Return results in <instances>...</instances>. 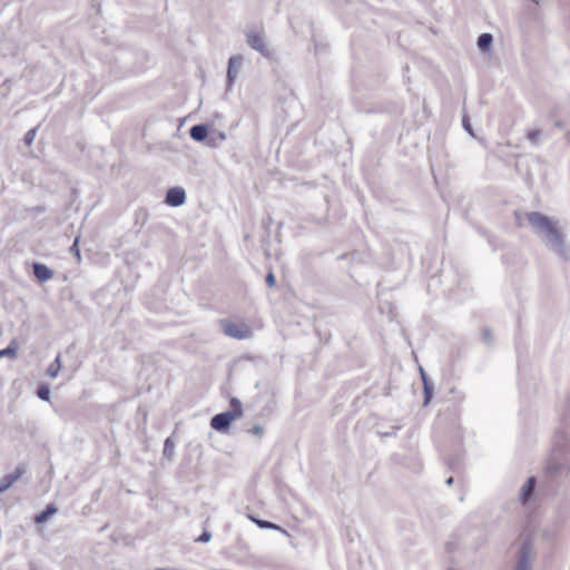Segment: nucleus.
<instances>
[{
  "instance_id": "f257e3e1",
  "label": "nucleus",
  "mask_w": 570,
  "mask_h": 570,
  "mask_svg": "<svg viewBox=\"0 0 570 570\" xmlns=\"http://www.w3.org/2000/svg\"><path fill=\"white\" fill-rule=\"evenodd\" d=\"M527 218L533 230L542 238L544 244L553 252L562 254L563 240L558 228V222L538 212L528 213Z\"/></svg>"
},
{
  "instance_id": "f03ea898",
  "label": "nucleus",
  "mask_w": 570,
  "mask_h": 570,
  "mask_svg": "<svg viewBox=\"0 0 570 570\" xmlns=\"http://www.w3.org/2000/svg\"><path fill=\"white\" fill-rule=\"evenodd\" d=\"M242 402L237 397H233L230 401V410L214 415L210 420V426L218 432H224L234 421L242 417Z\"/></svg>"
},
{
  "instance_id": "7ed1b4c3",
  "label": "nucleus",
  "mask_w": 570,
  "mask_h": 570,
  "mask_svg": "<svg viewBox=\"0 0 570 570\" xmlns=\"http://www.w3.org/2000/svg\"><path fill=\"white\" fill-rule=\"evenodd\" d=\"M246 41L252 49L258 51L264 57L268 59L273 58L274 51L268 45L263 29H249L246 32Z\"/></svg>"
},
{
  "instance_id": "20e7f679",
  "label": "nucleus",
  "mask_w": 570,
  "mask_h": 570,
  "mask_svg": "<svg viewBox=\"0 0 570 570\" xmlns=\"http://www.w3.org/2000/svg\"><path fill=\"white\" fill-rule=\"evenodd\" d=\"M222 326L224 333L236 340H245L252 336V330L244 323H235L232 321H223Z\"/></svg>"
},
{
  "instance_id": "39448f33",
  "label": "nucleus",
  "mask_w": 570,
  "mask_h": 570,
  "mask_svg": "<svg viewBox=\"0 0 570 570\" xmlns=\"http://www.w3.org/2000/svg\"><path fill=\"white\" fill-rule=\"evenodd\" d=\"M532 556L533 552L530 543H523L519 552L515 570H531Z\"/></svg>"
},
{
  "instance_id": "423d86ee",
  "label": "nucleus",
  "mask_w": 570,
  "mask_h": 570,
  "mask_svg": "<svg viewBox=\"0 0 570 570\" xmlns=\"http://www.w3.org/2000/svg\"><path fill=\"white\" fill-rule=\"evenodd\" d=\"M166 204L173 207H178L185 204L186 193L181 187H173L166 194Z\"/></svg>"
},
{
  "instance_id": "0eeeda50",
  "label": "nucleus",
  "mask_w": 570,
  "mask_h": 570,
  "mask_svg": "<svg viewBox=\"0 0 570 570\" xmlns=\"http://www.w3.org/2000/svg\"><path fill=\"white\" fill-rule=\"evenodd\" d=\"M24 473V468L18 465L13 472L0 479V494L9 490Z\"/></svg>"
},
{
  "instance_id": "6e6552de",
  "label": "nucleus",
  "mask_w": 570,
  "mask_h": 570,
  "mask_svg": "<svg viewBox=\"0 0 570 570\" xmlns=\"http://www.w3.org/2000/svg\"><path fill=\"white\" fill-rule=\"evenodd\" d=\"M32 269L35 277L41 283L50 281L55 275L51 268L41 263H33Z\"/></svg>"
},
{
  "instance_id": "1a4fd4ad",
  "label": "nucleus",
  "mask_w": 570,
  "mask_h": 570,
  "mask_svg": "<svg viewBox=\"0 0 570 570\" xmlns=\"http://www.w3.org/2000/svg\"><path fill=\"white\" fill-rule=\"evenodd\" d=\"M243 59L240 56H233L229 58L228 61V69H227V80L229 86L234 82L236 79L240 68H242Z\"/></svg>"
},
{
  "instance_id": "9d476101",
  "label": "nucleus",
  "mask_w": 570,
  "mask_h": 570,
  "mask_svg": "<svg viewBox=\"0 0 570 570\" xmlns=\"http://www.w3.org/2000/svg\"><path fill=\"white\" fill-rule=\"evenodd\" d=\"M535 485V479L529 478L528 481L522 485L520 490V500L522 503H527L531 498Z\"/></svg>"
},
{
  "instance_id": "9b49d317",
  "label": "nucleus",
  "mask_w": 570,
  "mask_h": 570,
  "mask_svg": "<svg viewBox=\"0 0 570 570\" xmlns=\"http://www.w3.org/2000/svg\"><path fill=\"white\" fill-rule=\"evenodd\" d=\"M189 135L195 141H204L208 137V129L205 125H195L189 129Z\"/></svg>"
},
{
  "instance_id": "f8f14e48",
  "label": "nucleus",
  "mask_w": 570,
  "mask_h": 570,
  "mask_svg": "<svg viewBox=\"0 0 570 570\" xmlns=\"http://www.w3.org/2000/svg\"><path fill=\"white\" fill-rule=\"evenodd\" d=\"M250 520L262 529L277 530V531H281L282 533H284L285 535H289L285 529L281 528L276 523H273V522H269L266 520L256 519L253 517H250Z\"/></svg>"
},
{
  "instance_id": "ddd939ff",
  "label": "nucleus",
  "mask_w": 570,
  "mask_h": 570,
  "mask_svg": "<svg viewBox=\"0 0 570 570\" xmlns=\"http://www.w3.org/2000/svg\"><path fill=\"white\" fill-rule=\"evenodd\" d=\"M17 354H18V341L16 338L11 340V342L9 343V345L6 348L0 350V357L13 358L17 356Z\"/></svg>"
},
{
  "instance_id": "4468645a",
  "label": "nucleus",
  "mask_w": 570,
  "mask_h": 570,
  "mask_svg": "<svg viewBox=\"0 0 570 570\" xmlns=\"http://www.w3.org/2000/svg\"><path fill=\"white\" fill-rule=\"evenodd\" d=\"M493 42V37L491 33H482L478 38V47L482 51H489Z\"/></svg>"
},
{
  "instance_id": "2eb2a0df",
  "label": "nucleus",
  "mask_w": 570,
  "mask_h": 570,
  "mask_svg": "<svg viewBox=\"0 0 570 570\" xmlns=\"http://www.w3.org/2000/svg\"><path fill=\"white\" fill-rule=\"evenodd\" d=\"M61 368L60 355H57L55 361L48 366L46 374L52 379L57 377Z\"/></svg>"
},
{
  "instance_id": "dca6fc26",
  "label": "nucleus",
  "mask_w": 570,
  "mask_h": 570,
  "mask_svg": "<svg viewBox=\"0 0 570 570\" xmlns=\"http://www.w3.org/2000/svg\"><path fill=\"white\" fill-rule=\"evenodd\" d=\"M57 512V508L52 504L48 505L41 513L36 517L37 523H43L48 520L49 517Z\"/></svg>"
},
{
  "instance_id": "f3484780",
  "label": "nucleus",
  "mask_w": 570,
  "mask_h": 570,
  "mask_svg": "<svg viewBox=\"0 0 570 570\" xmlns=\"http://www.w3.org/2000/svg\"><path fill=\"white\" fill-rule=\"evenodd\" d=\"M226 139L225 132H218L216 136H212L207 140L209 147H217L220 142Z\"/></svg>"
},
{
  "instance_id": "a211bd4d",
  "label": "nucleus",
  "mask_w": 570,
  "mask_h": 570,
  "mask_svg": "<svg viewBox=\"0 0 570 570\" xmlns=\"http://www.w3.org/2000/svg\"><path fill=\"white\" fill-rule=\"evenodd\" d=\"M421 375H422V380L424 383V393H425L424 403L428 404L432 397V390H431L430 385L428 384L425 373L422 368H421Z\"/></svg>"
},
{
  "instance_id": "6ab92c4d",
  "label": "nucleus",
  "mask_w": 570,
  "mask_h": 570,
  "mask_svg": "<svg viewBox=\"0 0 570 570\" xmlns=\"http://www.w3.org/2000/svg\"><path fill=\"white\" fill-rule=\"evenodd\" d=\"M37 395L42 401H49L50 400V390L47 385L42 384L37 390Z\"/></svg>"
},
{
  "instance_id": "aec40b11",
  "label": "nucleus",
  "mask_w": 570,
  "mask_h": 570,
  "mask_svg": "<svg viewBox=\"0 0 570 570\" xmlns=\"http://www.w3.org/2000/svg\"><path fill=\"white\" fill-rule=\"evenodd\" d=\"M174 451H175L174 441L170 438L166 439L165 444H164V454L168 458H171L174 455Z\"/></svg>"
},
{
  "instance_id": "412c9836",
  "label": "nucleus",
  "mask_w": 570,
  "mask_h": 570,
  "mask_svg": "<svg viewBox=\"0 0 570 570\" xmlns=\"http://www.w3.org/2000/svg\"><path fill=\"white\" fill-rule=\"evenodd\" d=\"M37 136V128L29 129L23 138V141L27 146H31L36 139Z\"/></svg>"
},
{
  "instance_id": "4be33fe9",
  "label": "nucleus",
  "mask_w": 570,
  "mask_h": 570,
  "mask_svg": "<svg viewBox=\"0 0 570 570\" xmlns=\"http://www.w3.org/2000/svg\"><path fill=\"white\" fill-rule=\"evenodd\" d=\"M541 136V132L540 130H531L529 134H528V139L530 142L532 144H537L538 139L540 138Z\"/></svg>"
},
{
  "instance_id": "5701e85b",
  "label": "nucleus",
  "mask_w": 570,
  "mask_h": 570,
  "mask_svg": "<svg viewBox=\"0 0 570 570\" xmlns=\"http://www.w3.org/2000/svg\"><path fill=\"white\" fill-rule=\"evenodd\" d=\"M250 432H252L255 436H257V438H259V439H261V438L264 435V428H263L262 425H258V424H257V425H255V426L250 430Z\"/></svg>"
},
{
  "instance_id": "b1692460",
  "label": "nucleus",
  "mask_w": 570,
  "mask_h": 570,
  "mask_svg": "<svg viewBox=\"0 0 570 570\" xmlns=\"http://www.w3.org/2000/svg\"><path fill=\"white\" fill-rule=\"evenodd\" d=\"M70 252L75 254V256L80 259V250L78 248V239L73 242V244L70 247Z\"/></svg>"
},
{
  "instance_id": "393cba45",
  "label": "nucleus",
  "mask_w": 570,
  "mask_h": 570,
  "mask_svg": "<svg viewBox=\"0 0 570 570\" xmlns=\"http://www.w3.org/2000/svg\"><path fill=\"white\" fill-rule=\"evenodd\" d=\"M212 539V533L204 531L202 535L196 540L198 542H208Z\"/></svg>"
},
{
  "instance_id": "a878e982",
  "label": "nucleus",
  "mask_w": 570,
  "mask_h": 570,
  "mask_svg": "<svg viewBox=\"0 0 570 570\" xmlns=\"http://www.w3.org/2000/svg\"><path fill=\"white\" fill-rule=\"evenodd\" d=\"M266 283L269 287H273L275 284H276V278H275V275L273 273H268L266 275Z\"/></svg>"
},
{
  "instance_id": "bb28decb",
  "label": "nucleus",
  "mask_w": 570,
  "mask_h": 570,
  "mask_svg": "<svg viewBox=\"0 0 570 570\" xmlns=\"http://www.w3.org/2000/svg\"><path fill=\"white\" fill-rule=\"evenodd\" d=\"M463 127L472 137L474 136V134L472 131V127H471L469 120L466 119V117H463Z\"/></svg>"
},
{
  "instance_id": "cd10ccee",
  "label": "nucleus",
  "mask_w": 570,
  "mask_h": 570,
  "mask_svg": "<svg viewBox=\"0 0 570 570\" xmlns=\"http://www.w3.org/2000/svg\"><path fill=\"white\" fill-rule=\"evenodd\" d=\"M482 337H483V341L487 342V343H490L491 342V333L489 330H484L482 332Z\"/></svg>"
},
{
  "instance_id": "c85d7f7f",
  "label": "nucleus",
  "mask_w": 570,
  "mask_h": 570,
  "mask_svg": "<svg viewBox=\"0 0 570 570\" xmlns=\"http://www.w3.org/2000/svg\"><path fill=\"white\" fill-rule=\"evenodd\" d=\"M453 481H454V480H453V478L451 476V478H449V479L445 481V483H446V485H452V484H453Z\"/></svg>"
},
{
  "instance_id": "c756f323",
  "label": "nucleus",
  "mask_w": 570,
  "mask_h": 570,
  "mask_svg": "<svg viewBox=\"0 0 570 570\" xmlns=\"http://www.w3.org/2000/svg\"><path fill=\"white\" fill-rule=\"evenodd\" d=\"M531 1H532V2H534V3H537V4L540 2L539 0H531Z\"/></svg>"
}]
</instances>
